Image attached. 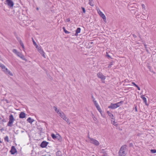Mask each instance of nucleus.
Wrapping results in <instances>:
<instances>
[{
	"mask_svg": "<svg viewBox=\"0 0 156 156\" xmlns=\"http://www.w3.org/2000/svg\"><path fill=\"white\" fill-rule=\"evenodd\" d=\"M127 152V146L126 144L123 145L121 147L119 151L118 156H126Z\"/></svg>",
	"mask_w": 156,
	"mask_h": 156,
	"instance_id": "obj_1",
	"label": "nucleus"
},
{
	"mask_svg": "<svg viewBox=\"0 0 156 156\" xmlns=\"http://www.w3.org/2000/svg\"><path fill=\"white\" fill-rule=\"evenodd\" d=\"M123 101H120L115 104L111 103V105L108 107V108L112 109H115L120 106L123 103Z\"/></svg>",
	"mask_w": 156,
	"mask_h": 156,
	"instance_id": "obj_2",
	"label": "nucleus"
},
{
	"mask_svg": "<svg viewBox=\"0 0 156 156\" xmlns=\"http://www.w3.org/2000/svg\"><path fill=\"white\" fill-rule=\"evenodd\" d=\"M97 76L99 78L101 79L102 83H105V80L106 79V77L101 73L99 72L97 74Z\"/></svg>",
	"mask_w": 156,
	"mask_h": 156,
	"instance_id": "obj_3",
	"label": "nucleus"
},
{
	"mask_svg": "<svg viewBox=\"0 0 156 156\" xmlns=\"http://www.w3.org/2000/svg\"><path fill=\"white\" fill-rule=\"evenodd\" d=\"M15 120V119L12 115L11 114L9 116V121L7 124V126L9 127L12 126V124Z\"/></svg>",
	"mask_w": 156,
	"mask_h": 156,
	"instance_id": "obj_4",
	"label": "nucleus"
},
{
	"mask_svg": "<svg viewBox=\"0 0 156 156\" xmlns=\"http://www.w3.org/2000/svg\"><path fill=\"white\" fill-rule=\"evenodd\" d=\"M13 52L15 53L18 56L20 57L22 59L25 60V58L24 56L20 52H18L16 49H13L12 51Z\"/></svg>",
	"mask_w": 156,
	"mask_h": 156,
	"instance_id": "obj_5",
	"label": "nucleus"
},
{
	"mask_svg": "<svg viewBox=\"0 0 156 156\" xmlns=\"http://www.w3.org/2000/svg\"><path fill=\"white\" fill-rule=\"evenodd\" d=\"M89 139L90 140V143L93 144L94 145L98 146L99 144V142L96 140L89 137Z\"/></svg>",
	"mask_w": 156,
	"mask_h": 156,
	"instance_id": "obj_6",
	"label": "nucleus"
},
{
	"mask_svg": "<svg viewBox=\"0 0 156 156\" xmlns=\"http://www.w3.org/2000/svg\"><path fill=\"white\" fill-rule=\"evenodd\" d=\"M4 3L10 8L13 7L14 5V3L11 0H6Z\"/></svg>",
	"mask_w": 156,
	"mask_h": 156,
	"instance_id": "obj_7",
	"label": "nucleus"
},
{
	"mask_svg": "<svg viewBox=\"0 0 156 156\" xmlns=\"http://www.w3.org/2000/svg\"><path fill=\"white\" fill-rule=\"evenodd\" d=\"M1 67L3 71H4L6 74H9L11 76H12V73H10V71L8 69L5 67L4 65H3Z\"/></svg>",
	"mask_w": 156,
	"mask_h": 156,
	"instance_id": "obj_8",
	"label": "nucleus"
},
{
	"mask_svg": "<svg viewBox=\"0 0 156 156\" xmlns=\"http://www.w3.org/2000/svg\"><path fill=\"white\" fill-rule=\"evenodd\" d=\"M37 50L38 52L41 54L42 56L44 58H46V56L45 55V53L43 50L41 49V47H38L37 48Z\"/></svg>",
	"mask_w": 156,
	"mask_h": 156,
	"instance_id": "obj_9",
	"label": "nucleus"
},
{
	"mask_svg": "<svg viewBox=\"0 0 156 156\" xmlns=\"http://www.w3.org/2000/svg\"><path fill=\"white\" fill-rule=\"evenodd\" d=\"M98 13L100 15L101 17L103 19L104 21H105L106 20V18L105 15L103 13V12L101 11L99 9L97 10Z\"/></svg>",
	"mask_w": 156,
	"mask_h": 156,
	"instance_id": "obj_10",
	"label": "nucleus"
},
{
	"mask_svg": "<svg viewBox=\"0 0 156 156\" xmlns=\"http://www.w3.org/2000/svg\"><path fill=\"white\" fill-rule=\"evenodd\" d=\"M12 154H14L17 152V150L15 147L14 146H12L11 147V150L10 151Z\"/></svg>",
	"mask_w": 156,
	"mask_h": 156,
	"instance_id": "obj_11",
	"label": "nucleus"
},
{
	"mask_svg": "<svg viewBox=\"0 0 156 156\" xmlns=\"http://www.w3.org/2000/svg\"><path fill=\"white\" fill-rule=\"evenodd\" d=\"M48 144V142L45 141H43L41 144V147L42 148L46 147Z\"/></svg>",
	"mask_w": 156,
	"mask_h": 156,
	"instance_id": "obj_12",
	"label": "nucleus"
},
{
	"mask_svg": "<svg viewBox=\"0 0 156 156\" xmlns=\"http://www.w3.org/2000/svg\"><path fill=\"white\" fill-rule=\"evenodd\" d=\"M26 114L23 112H21L19 115V117L20 118H24L25 117Z\"/></svg>",
	"mask_w": 156,
	"mask_h": 156,
	"instance_id": "obj_13",
	"label": "nucleus"
},
{
	"mask_svg": "<svg viewBox=\"0 0 156 156\" xmlns=\"http://www.w3.org/2000/svg\"><path fill=\"white\" fill-rule=\"evenodd\" d=\"M107 113L109 116L112 119L114 120V118L113 114L109 111L107 112Z\"/></svg>",
	"mask_w": 156,
	"mask_h": 156,
	"instance_id": "obj_14",
	"label": "nucleus"
},
{
	"mask_svg": "<svg viewBox=\"0 0 156 156\" xmlns=\"http://www.w3.org/2000/svg\"><path fill=\"white\" fill-rule=\"evenodd\" d=\"M141 98L143 100L144 102L145 105H148V104H147V99H146V98H145V97H144V95L141 96Z\"/></svg>",
	"mask_w": 156,
	"mask_h": 156,
	"instance_id": "obj_15",
	"label": "nucleus"
},
{
	"mask_svg": "<svg viewBox=\"0 0 156 156\" xmlns=\"http://www.w3.org/2000/svg\"><path fill=\"white\" fill-rule=\"evenodd\" d=\"M60 116L62 119H63L66 117V115L63 112L61 111L58 114Z\"/></svg>",
	"mask_w": 156,
	"mask_h": 156,
	"instance_id": "obj_16",
	"label": "nucleus"
},
{
	"mask_svg": "<svg viewBox=\"0 0 156 156\" xmlns=\"http://www.w3.org/2000/svg\"><path fill=\"white\" fill-rule=\"evenodd\" d=\"M81 29L80 27L78 28L76 30V33L75 34V36H77L78 35V34L80 33V32Z\"/></svg>",
	"mask_w": 156,
	"mask_h": 156,
	"instance_id": "obj_17",
	"label": "nucleus"
},
{
	"mask_svg": "<svg viewBox=\"0 0 156 156\" xmlns=\"http://www.w3.org/2000/svg\"><path fill=\"white\" fill-rule=\"evenodd\" d=\"M27 121L29 123H32L34 121V120L31 119V118L29 117L27 120Z\"/></svg>",
	"mask_w": 156,
	"mask_h": 156,
	"instance_id": "obj_18",
	"label": "nucleus"
},
{
	"mask_svg": "<svg viewBox=\"0 0 156 156\" xmlns=\"http://www.w3.org/2000/svg\"><path fill=\"white\" fill-rule=\"evenodd\" d=\"M32 41L33 42V44L34 45V46H35L36 48L37 49L38 47H38V45L37 44L34 40L32 38Z\"/></svg>",
	"mask_w": 156,
	"mask_h": 156,
	"instance_id": "obj_19",
	"label": "nucleus"
},
{
	"mask_svg": "<svg viewBox=\"0 0 156 156\" xmlns=\"http://www.w3.org/2000/svg\"><path fill=\"white\" fill-rule=\"evenodd\" d=\"M53 108L54 110L58 114L59 113V112H60L59 110L58 109L57 107L55 106H54Z\"/></svg>",
	"mask_w": 156,
	"mask_h": 156,
	"instance_id": "obj_20",
	"label": "nucleus"
},
{
	"mask_svg": "<svg viewBox=\"0 0 156 156\" xmlns=\"http://www.w3.org/2000/svg\"><path fill=\"white\" fill-rule=\"evenodd\" d=\"M95 106H96V108H97V109L98 110V111L99 112H100V113H101V108H100L99 105H98Z\"/></svg>",
	"mask_w": 156,
	"mask_h": 156,
	"instance_id": "obj_21",
	"label": "nucleus"
},
{
	"mask_svg": "<svg viewBox=\"0 0 156 156\" xmlns=\"http://www.w3.org/2000/svg\"><path fill=\"white\" fill-rule=\"evenodd\" d=\"M62 29L64 30V32L65 33L67 34H68L70 33V32H69L67 30H66L65 27H63Z\"/></svg>",
	"mask_w": 156,
	"mask_h": 156,
	"instance_id": "obj_22",
	"label": "nucleus"
},
{
	"mask_svg": "<svg viewBox=\"0 0 156 156\" xmlns=\"http://www.w3.org/2000/svg\"><path fill=\"white\" fill-rule=\"evenodd\" d=\"M20 45L22 47V48H23V50L24 51L25 48L24 46V44L22 42H21L20 43Z\"/></svg>",
	"mask_w": 156,
	"mask_h": 156,
	"instance_id": "obj_23",
	"label": "nucleus"
},
{
	"mask_svg": "<svg viewBox=\"0 0 156 156\" xmlns=\"http://www.w3.org/2000/svg\"><path fill=\"white\" fill-rule=\"evenodd\" d=\"M4 140L5 141H6L7 142H9V137L8 136H6L5 138H4Z\"/></svg>",
	"mask_w": 156,
	"mask_h": 156,
	"instance_id": "obj_24",
	"label": "nucleus"
},
{
	"mask_svg": "<svg viewBox=\"0 0 156 156\" xmlns=\"http://www.w3.org/2000/svg\"><path fill=\"white\" fill-rule=\"evenodd\" d=\"M113 61H112L108 65V68H110L112 67V66L113 65Z\"/></svg>",
	"mask_w": 156,
	"mask_h": 156,
	"instance_id": "obj_25",
	"label": "nucleus"
},
{
	"mask_svg": "<svg viewBox=\"0 0 156 156\" xmlns=\"http://www.w3.org/2000/svg\"><path fill=\"white\" fill-rule=\"evenodd\" d=\"M92 1L91 0H89V4L91 6H93L94 4L92 3Z\"/></svg>",
	"mask_w": 156,
	"mask_h": 156,
	"instance_id": "obj_26",
	"label": "nucleus"
},
{
	"mask_svg": "<svg viewBox=\"0 0 156 156\" xmlns=\"http://www.w3.org/2000/svg\"><path fill=\"white\" fill-rule=\"evenodd\" d=\"M106 56L108 59L112 58L108 54V53L107 52H106Z\"/></svg>",
	"mask_w": 156,
	"mask_h": 156,
	"instance_id": "obj_27",
	"label": "nucleus"
},
{
	"mask_svg": "<svg viewBox=\"0 0 156 156\" xmlns=\"http://www.w3.org/2000/svg\"><path fill=\"white\" fill-rule=\"evenodd\" d=\"M51 136L53 138V139H56L57 137L54 134H51Z\"/></svg>",
	"mask_w": 156,
	"mask_h": 156,
	"instance_id": "obj_28",
	"label": "nucleus"
},
{
	"mask_svg": "<svg viewBox=\"0 0 156 156\" xmlns=\"http://www.w3.org/2000/svg\"><path fill=\"white\" fill-rule=\"evenodd\" d=\"M112 123L114 125V126H117V125L116 122H115V120H112Z\"/></svg>",
	"mask_w": 156,
	"mask_h": 156,
	"instance_id": "obj_29",
	"label": "nucleus"
},
{
	"mask_svg": "<svg viewBox=\"0 0 156 156\" xmlns=\"http://www.w3.org/2000/svg\"><path fill=\"white\" fill-rule=\"evenodd\" d=\"M16 38L20 43L21 42H22V41H21V40L20 37H16Z\"/></svg>",
	"mask_w": 156,
	"mask_h": 156,
	"instance_id": "obj_30",
	"label": "nucleus"
},
{
	"mask_svg": "<svg viewBox=\"0 0 156 156\" xmlns=\"http://www.w3.org/2000/svg\"><path fill=\"white\" fill-rule=\"evenodd\" d=\"M151 152L152 153H156V150L155 149H152L151 150Z\"/></svg>",
	"mask_w": 156,
	"mask_h": 156,
	"instance_id": "obj_31",
	"label": "nucleus"
},
{
	"mask_svg": "<svg viewBox=\"0 0 156 156\" xmlns=\"http://www.w3.org/2000/svg\"><path fill=\"white\" fill-rule=\"evenodd\" d=\"M93 102L94 103V105H95V106H97L98 105V103H97V102L96 100L93 101Z\"/></svg>",
	"mask_w": 156,
	"mask_h": 156,
	"instance_id": "obj_32",
	"label": "nucleus"
},
{
	"mask_svg": "<svg viewBox=\"0 0 156 156\" xmlns=\"http://www.w3.org/2000/svg\"><path fill=\"white\" fill-rule=\"evenodd\" d=\"M67 123L68 124H70V121L69 120V119H67L66 121Z\"/></svg>",
	"mask_w": 156,
	"mask_h": 156,
	"instance_id": "obj_33",
	"label": "nucleus"
},
{
	"mask_svg": "<svg viewBox=\"0 0 156 156\" xmlns=\"http://www.w3.org/2000/svg\"><path fill=\"white\" fill-rule=\"evenodd\" d=\"M91 98H92V99H93V102L96 101L95 100V98H94L93 96V95H92L91 96Z\"/></svg>",
	"mask_w": 156,
	"mask_h": 156,
	"instance_id": "obj_34",
	"label": "nucleus"
},
{
	"mask_svg": "<svg viewBox=\"0 0 156 156\" xmlns=\"http://www.w3.org/2000/svg\"><path fill=\"white\" fill-rule=\"evenodd\" d=\"M82 10H83V12L84 13H85V11H85V9H84V8H83V7H82Z\"/></svg>",
	"mask_w": 156,
	"mask_h": 156,
	"instance_id": "obj_35",
	"label": "nucleus"
},
{
	"mask_svg": "<svg viewBox=\"0 0 156 156\" xmlns=\"http://www.w3.org/2000/svg\"><path fill=\"white\" fill-rule=\"evenodd\" d=\"M5 122V119H2V120H1V122Z\"/></svg>",
	"mask_w": 156,
	"mask_h": 156,
	"instance_id": "obj_36",
	"label": "nucleus"
},
{
	"mask_svg": "<svg viewBox=\"0 0 156 156\" xmlns=\"http://www.w3.org/2000/svg\"><path fill=\"white\" fill-rule=\"evenodd\" d=\"M132 84H133L134 86H135V87H137V86L135 83H134V82H132Z\"/></svg>",
	"mask_w": 156,
	"mask_h": 156,
	"instance_id": "obj_37",
	"label": "nucleus"
},
{
	"mask_svg": "<svg viewBox=\"0 0 156 156\" xmlns=\"http://www.w3.org/2000/svg\"><path fill=\"white\" fill-rule=\"evenodd\" d=\"M129 146L130 147L133 146V144L132 143H130L129 144Z\"/></svg>",
	"mask_w": 156,
	"mask_h": 156,
	"instance_id": "obj_38",
	"label": "nucleus"
},
{
	"mask_svg": "<svg viewBox=\"0 0 156 156\" xmlns=\"http://www.w3.org/2000/svg\"><path fill=\"white\" fill-rule=\"evenodd\" d=\"M63 120H64L65 121H66V120L68 119V118H67L66 117V116L63 119Z\"/></svg>",
	"mask_w": 156,
	"mask_h": 156,
	"instance_id": "obj_39",
	"label": "nucleus"
},
{
	"mask_svg": "<svg viewBox=\"0 0 156 156\" xmlns=\"http://www.w3.org/2000/svg\"><path fill=\"white\" fill-rule=\"evenodd\" d=\"M142 6L143 8H144L145 7V6L144 4H142Z\"/></svg>",
	"mask_w": 156,
	"mask_h": 156,
	"instance_id": "obj_40",
	"label": "nucleus"
},
{
	"mask_svg": "<svg viewBox=\"0 0 156 156\" xmlns=\"http://www.w3.org/2000/svg\"><path fill=\"white\" fill-rule=\"evenodd\" d=\"M136 87L137 88V89L139 90H140V88L138 86H137V87Z\"/></svg>",
	"mask_w": 156,
	"mask_h": 156,
	"instance_id": "obj_41",
	"label": "nucleus"
},
{
	"mask_svg": "<svg viewBox=\"0 0 156 156\" xmlns=\"http://www.w3.org/2000/svg\"><path fill=\"white\" fill-rule=\"evenodd\" d=\"M141 134H140V133H138L137 134V136H139Z\"/></svg>",
	"mask_w": 156,
	"mask_h": 156,
	"instance_id": "obj_42",
	"label": "nucleus"
},
{
	"mask_svg": "<svg viewBox=\"0 0 156 156\" xmlns=\"http://www.w3.org/2000/svg\"><path fill=\"white\" fill-rule=\"evenodd\" d=\"M67 21L69 22V21H70V20L69 19H67Z\"/></svg>",
	"mask_w": 156,
	"mask_h": 156,
	"instance_id": "obj_43",
	"label": "nucleus"
},
{
	"mask_svg": "<svg viewBox=\"0 0 156 156\" xmlns=\"http://www.w3.org/2000/svg\"><path fill=\"white\" fill-rule=\"evenodd\" d=\"M3 65L0 63V67H1Z\"/></svg>",
	"mask_w": 156,
	"mask_h": 156,
	"instance_id": "obj_44",
	"label": "nucleus"
},
{
	"mask_svg": "<svg viewBox=\"0 0 156 156\" xmlns=\"http://www.w3.org/2000/svg\"><path fill=\"white\" fill-rule=\"evenodd\" d=\"M144 46H145V48H147V46H146V45L145 44H144Z\"/></svg>",
	"mask_w": 156,
	"mask_h": 156,
	"instance_id": "obj_45",
	"label": "nucleus"
},
{
	"mask_svg": "<svg viewBox=\"0 0 156 156\" xmlns=\"http://www.w3.org/2000/svg\"><path fill=\"white\" fill-rule=\"evenodd\" d=\"M135 110H136V111H137V109H136V108H135Z\"/></svg>",
	"mask_w": 156,
	"mask_h": 156,
	"instance_id": "obj_46",
	"label": "nucleus"
},
{
	"mask_svg": "<svg viewBox=\"0 0 156 156\" xmlns=\"http://www.w3.org/2000/svg\"><path fill=\"white\" fill-rule=\"evenodd\" d=\"M37 10H38V8H37Z\"/></svg>",
	"mask_w": 156,
	"mask_h": 156,
	"instance_id": "obj_47",
	"label": "nucleus"
},
{
	"mask_svg": "<svg viewBox=\"0 0 156 156\" xmlns=\"http://www.w3.org/2000/svg\"><path fill=\"white\" fill-rule=\"evenodd\" d=\"M2 143V142L0 140V143Z\"/></svg>",
	"mask_w": 156,
	"mask_h": 156,
	"instance_id": "obj_48",
	"label": "nucleus"
},
{
	"mask_svg": "<svg viewBox=\"0 0 156 156\" xmlns=\"http://www.w3.org/2000/svg\"><path fill=\"white\" fill-rule=\"evenodd\" d=\"M89 137H90L89 136H88V138H89Z\"/></svg>",
	"mask_w": 156,
	"mask_h": 156,
	"instance_id": "obj_49",
	"label": "nucleus"
},
{
	"mask_svg": "<svg viewBox=\"0 0 156 156\" xmlns=\"http://www.w3.org/2000/svg\"><path fill=\"white\" fill-rule=\"evenodd\" d=\"M92 156H94V155H93Z\"/></svg>",
	"mask_w": 156,
	"mask_h": 156,
	"instance_id": "obj_50",
	"label": "nucleus"
},
{
	"mask_svg": "<svg viewBox=\"0 0 156 156\" xmlns=\"http://www.w3.org/2000/svg\"><path fill=\"white\" fill-rule=\"evenodd\" d=\"M2 1H3V0H2Z\"/></svg>",
	"mask_w": 156,
	"mask_h": 156,
	"instance_id": "obj_51",
	"label": "nucleus"
},
{
	"mask_svg": "<svg viewBox=\"0 0 156 156\" xmlns=\"http://www.w3.org/2000/svg\"><path fill=\"white\" fill-rule=\"evenodd\" d=\"M61 156V155H59V156Z\"/></svg>",
	"mask_w": 156,
	"mask_h": 156,
	"instance_id": "obj_52",
	"label": "nucleus"
}]
</instances>
